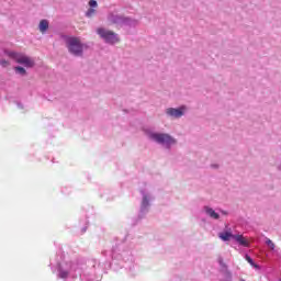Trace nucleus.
Listing matches in <instances>:
<instances>
[{"label":"nucleus","mask_w":281,"mask_h":281,"mask_svg":"<svg viewBox=\"0 0 281 281\" xmlns=\"http://www.w3.org/2000/svg\"><path fill=\"white\" fill-rule=\"evenodd\" d=\"M218 262H220L222 269H227V265L225 263V261H223V258H220Z\"/></svg>","instance_id":"dca6fc26"},{"label":"nucleus","mask_w":281,"mask_h":281,"mask_svg":"<svg viewBox=\"0 0 281 281\" xmlns=\"http://www.w3.org/2000/svg\"><path fill=\"white\" fill-rule=\"evenodd\" d=\"M149 139L157 142V144H166L167 146H172V144H177V140L172 138L169 134H159V133H149Z\"/></svg>","instance_id":"7ed1b4c3"},{"label":"nucleus","mask_w":281,"mask_h":281,"mask_svg":"<svg viewBox=\"0 0 281 281\" xmlns=\"http://www.w3.org/2000/svg\"><path fill=\"white\" fill-rule=\"evenodd\" d=\"M68 276H69V272H67V271H60V272H59V278L65 279V278H67Z\"/></svg>","instance_id":"f3484780"},{"label":"nucleus","mask_w":281,"mask_h":281,"mask_svg":"<svg viewBox=\"0 0 281 281\" xmlns=\"http://www.w3.org/2000/svg\"><path fill=\"white\" fill-rule=\"evenodd\" d=\"M66 47L74 56H82V42L78 37H67Z\"/></svg>","instance_id":"f03ea898"},{"label":"nucleus","mask_w":281,"mask_h":281,"mask_svg":"<svg viewBox=\"0 0 281 281\" xmlns=\"http://www.w3.org/2000/svg\"><path fill=\"white\" fill-rule=\"evenodd\" d=\"M218 236L221 240H224L225 243H227V240H232V238H234L236 235L232 234V229H229V231H224L220 233Z\"/></svg>","instance_id":"0eeeda50"},{"label":"nucleus","mask_w":281,"mask_h":281,"mask_svg":"<svg viewBox=\"0 0 281 281\" xmlns=\"http://www.w3.org/2000/svg\"><path fill=\"white\" fill-rule=\"evenodd\" d=\"M246 260L249 265H251V267H255L256 269H258V265H256L254 262V259H251V257L249 255H246Z\"/></svg>","instance_id":"9d476101"},{"label":"nucleus","mask_w":281,"mask_h":281,"mask_svg":"<svg viewBox=\"0 0 281 281\" xmlns=\"http://www.w3.org/2000/svg\"><path fill=\"white\" fill-rule=\"evenodd\" d=\"M15 71H18V74H21L22 76H25L26 71L25 68L18 66L14 68Z\"/></svg>","instance_id":"f8f14e48"},{"label":"nucleus","mask_w":281,"mask_h":281,"mask_svg":"<svg viewBox=\"0 0 281 281\" xmlns=\"http://www.w3.org/2000/svg\"><path fill=\"white\" fill-rule=\"evenodd\" d=\"M89 5L90 8H98V2L95 0H90Z\"/></svg>","instance_id":"4468645a"},{"label":"nucleus","mask_w":281,"mask_h":281,"mask_svg":"<svg viewBox=\"0 0 281 281\" xmlns=\"http://www.w3.org/2000/svg\"><path fill=\"white\" fill-rule=\"evenodd\" d=\"M234 240H236V243H238L239 245H241V247H249V239H247L245 236L243 235H235L234 236Z\"/></svg>","instance_id":"423d86ee"},{"label":"nucleus","mask_w":281,"mask_h":281,"mask_svg":"<svg viewBox=\"0 0 281 281\" xmlns=\"http://www.w3.org/2000/svg\"><path fill=\"white\" fill-rule=\"evenodd\" d=\"M86 14H87V16L94 15L95 14V9H89Z\"/></svg>","instance_id":"2eb2a0df"},{"label":"nucleus","mask_w":281,"mask_h":281,"mask_svg":"<svg viewBox=\"0 0 281 281\" xmlns=\"http://www.w3.org/2000/svg\"><path fill=\"white\" fill-rule=\"evenodd\" d=\"M205 212H206V214H209V216H211V218H215V220L220 218L218 213H216V211L213 210V209H210V207L206 206Z\"/></svg>","instance_id":"1a4fd4ad"},{"label":"nucleus","mask_w":281,"mask_h":281,"mask_svg":"<svg viewBox=\"0 0 281 281\" xmlns=\"http://www.w3.org/2000/svg\"><path fill=\"white\" fill-rule=\"evenodd\" d=\"M183 111H186L184 106L179 109L169 108L167 109V115H170L171 117H181L183 116Z\"/></svg>","instance_id":"39448f33"},{"label":"nucleus","mask_w":281,"mask_h":281,"mask_svg":"<svg viewBox=\"0 0 281 281\" xmlns=\"http://www.w3.org/2000/svg\"><path fill=\"white\" fill-rule=\"evenodd\" d=\"M147 203H148V200L146 198H144L143 204L146 205Z\"/></svg>","instance_id":"a211bd4d"},{"label":"nucleus","mask_w":281,"mask_h":281,"mask_svg":"<svg viewBox=\"0 0 281 281\" xmlns=\"http://www.w3.org/2000/svg\"><path fill=\"white\" fill-rule=\"evenodd\" d=\"M5 55L9 56V58L15 60V63H18L19 65H24V67L32 68L35 65L34 59L30 58L23 53L5 52Z\"/></svg>","instance_id":"f257e3e1"},{"label":"nucleus","mask_w":281,"mask_h":281,"mask_svg":"<svg viewBox=\"0 0 281 281\" xmlns=\"http://www.w3.org/2000/svg\"><path fill=\"white\" fill-rule=\"evenodd\" d=\"M0 65H1V67H10V61H8L5 59H0Z\"/></svg>","instance_id":"ddd939ff"},{"label":"nucleus","mask_w":281,"mask_h":281,"mask_svg":"<svg viewBox=\"0 0 281 281\" xmlns=\"http://www.w3.org/2000/svg\"><path fill=\"white\" fill-rule=\"evenodd\" d=\"M266 245L269 247V249H276V244L269 238L266 239Z\"/></svg>","instance_id":"9b49d317"},{"label":"nucleus","mask_w":281,"mask_h":281,"mask_svg":"<svg viewBox=\"0 0 281 281\" xmlns=\"http://www.w3.org/2000/svg\"><path fill=\"white\" fill-rule=\"evenodd\" d=\"M48 29H49V22L47 20H42L40 22V32H42V34H45V32H47Z\"/></svg>","instance_id":"6e6552de"},{"label":"nucleus","mask_w":281,"mask_h":281,"mask_svg":"<svg viewBox=\"0 0 281 281\" xmlns=\"http://www.w3.org/2000/svg\"><path fill=\"white\" fill-rule=\"evenodd\" d=\"M97 32L99 36H101V38L105 40V43H110L111 45H113L120 42L117 34L113 33L112 31L105 29H98Z\"/></svg>","instance_id":"20e7f679"}]
</instances>
